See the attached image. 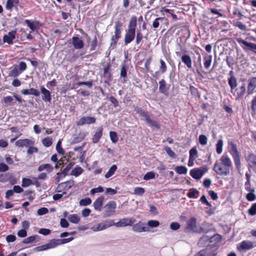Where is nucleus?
I'll list each match as a JSON object with an SVG mask.
<instances>
[{
    "label": "nucleus",
    "mask_w": 256,
    "mask_h": 256,
    "mask_svg": "<svg viewBox=\"0 0 256 256\" xmlns=\"http://www.w3.org/2000/svg\"><path fill=\"white\" fill-rule=\"evenodd\" d=\"M73 237L63 239H52L48 243L40 246H38L35 248V250L37 251H42L48 249L53 248L58 245L69 242L73 240Z\"/></svg>",
    "instance_id": "nucleus-1"
},
{
    "label": "nucleus",
    "mask_w": 256,
    "mask_h": 256,
    "mask_svg": "<svg viewBox=\"0 0 256 256\" xmlns=\"http://www.w3.org/2000/svg\"><path fill=\"white\" fill-rule=\"evenodd\" d=\"M228 150L232 156L237 168L240 169V154L236 144L232 141H228Z\"/></svg>",
    "instance_id": "nucleus-2"
},
{
    "label": "nucleus",
    "mask_w": 256,
    "mask_h": 256,
    "mask_svg": "<svg viewBox=\"0 0 256 256\" xmlns=\"http://www.w3.org/2000/svg\"><path fill=\"white\" fill-rule=\"evenodd\" d=\"M116 206V203L114 201L108 202L104 207L105 210L104 214V217L106 218L114 214H115Z\"/></svg>",
    "instance_id": "nucleus-3"
},
{
    "label": "nucleus",
    "mask_w": 256,
    "mask_h": 256,
    "mask_svg": "<svg viewBox=\"0 0 256 256\" xmlns=\"http://www.w3.org/2000/svg\"><path fill=\"white\" fill-rule=\"evenodd\" d=\"M184 231L187 232H200L196 226V218H191L188 220Z\"/></svg>",
    "instance_id": "nucleus-4"
},
{
    "label": "nucleus",
    "mask_w": 256,
    "mask_h": 256,
    "mask_svg": "<svg viewBox=\"0 0 256 256\" xmlns=\"http://www.w3.org/2000/svg\"><path fill=\"white\" fill-rule=\"evenodd\" d=\"M122 26V23L120 21L115 22V31L114 34L112 36L111 40V44H116L118 40L120 38L121 30L120 28Z\"/></svg>",
    "instance_id": "nucleus-5"
},
{
    "label": "nucleus",
    "mask_w": 256,
    "mask_h": 256,
    "mask_svg": "<svg viewBox=\"0 0 256 256\" xmlns=\"http://www.w3.org/2000/svg\"><path fill=\"white\" fill-rule=\"evenodd\" d=\"M132 230L137 232H148L149 228L146 224L142 222L134 224L132 228Z\"/></svg>",
    "instance_id": "nucleus-6"
},
{
    "label": "nucleus",
    "mask_w": 256,
    "mask_h": 256,
    "mask_svg": "<svg viewBox=\"0 0 256 256\" xmlns=\"http://www.w3.org/2000/svg\"><path fill=\"white\" fill-rule=\"evenodd\" d=\"M136 36V31L127 29L124 36V42L125 45L132 42Z\"/></svg>",
    "instance_id": "nucleus-7"
},
{
    "label": "nucleus",
    "mask_w": 256,
    "mask_h": 256,
    "mask_svg": "<svg viewBox=\"0 0 256 256\" xmlns=\"http://www.w3.org/2000/svg\"><path fill=\"white\" fill-rule=\"evenodd\" d=\"M254 247L253 242L250 240H243L238 246L239 250H249Z\"/></svg>",
    "instance_id": "nucleus-8"
},
{
    "label": "nucleus",
    "mask_w": 256,
    "mask_h": 256,
    "mask_svg": "<svg viewBox=\"0 0 256 256\" xmlns=\"http://www.w3.org/2000/svg\"><path fill=\"white\" fill-rule=\"evenodd\" d=\"M236 40L240 44H242L244 45L242 47L244 50H256V44L248 42L240 38H237Z\"/></svg>",
    "instance_id": "nucleus-9"
},
{
    "label": "nucleus",
    "mask_w": 256,
    "mask_h": 256,
    "mask_svg": "<svg viewBox=\"0 0 256 256\" xmlns=\"http://www.w3.org/2000/svg\"><path fill=\"white\" fill-rule=\"evenodd\" d=\"M134 222V220L131 218H124L120 220L115 224L116 227H124L128 226H132Z\"/></svg>",
    "instance_id": "nucleus-10"
},
{
    "label": "nucleus",
    "mask_w": 256,
    "mask_h": 256,
    "mask_svg": "<svg viewBox=\"0 0 256 256\" xmlns=\"http://www.w3.org/2000/svg\"><path fill=\"white\" fill-rule=\"evenodd\" d=\"M96 122V118L92 116H84L80 118L77 122V124L82 126L84 124H94Z\"/></svg>",
    "instance_id": "nucleus-11"
},
{
    "label": "nucleus",
    "mask_w": 256,
    "mask_h": 256,
    "mask_svg": "<svg viewBox=\"0 0 256 256\" xmlns=\"http://www.w3.org/2000/svg\"><path fill=\"white\" fill-rule=\"evenodd\" d=\"M34 141L28 138L19 140L16 142V145L20 147H29L34 146Z\"/></svg>",
    "instance_id": "nucleus-12"
},
{
    "label": "nucleus",
    "mask_w": 256,
    "mask_h": 256,
    "mask_svg": "<svg viewBox=\"0 0 256 256\" xmlns=\"http://www.w3.org/2000/svg\"><path fill=\"white\" fill-rule=\"evenodd\" d=\"M246 159L249 167L256 173V156L250 154L247 156Z\"/></svg>",
    "instance_id": "nucleus-13"
},
{
    "label": "nucleus",
    "mask_w": 256,
    "mask_h": 256,
    "mask_svg": "<svg viewBox=\"0 0 256 256\" xmlns=\"http://www.w3.org/2000/svg\"><path fill=\"white\" fill-rule=\"evenodd\" d=\"M214 171L218 174H224V157L222 156L220 159V162H217L214 166Z\"/></svg>",
    "instance_id": "nucleus-14"
},
{
    "label": "nucleus",
    "mask_w": 256,
    "mask_h": 256,
    "mask_svg": "<svg viewBox=\"0 0 256 256\" xmlns=\"http://www.w3.org/2000/svg\"><path fill=\"white\" fill-rule=\"evenodd\" d=\"M248 94L250 95L253 94L256 88V78H252L248 80Z\"/></svg>",
    "instance_id": "nucleus-15"
},
{
    "label": "nucleus",
    "mask_w": 256,
    "mask_h": 256,
    "mask_svg": "<svg viewBox=\"0 0 256 256\" xmlns=\"http://www.w3.org/2000/svg\"><path fill=\"white\" fill-rule=\"evenodd\" d=\"M16 31L15 30L8 32L7 34L4 36V42L8 44H12L13 43V40L16 38Z\"/></svg>",
    "instance_id": "nucleus-16"
},
{
    "label": "nucleus",
    "mask_w": 256,
    "mask_h": 256,
    "mask_svg": "<svg viewBox=\"0 0 256 256\" xmlns=\"http://www.w3.org/2000/svg\"><path fill=\"white\" fill-rule=\"evenodd\" d=\"M83 54L78 52L76 53L74 52V50H72L68 52L66 55V58L70 62H74L79 56H82Z\"/></svg>",
    "instance_id": "nucleus-17"
},
{
    "label": "nucleus",
    "mask_w": 256,
    "mask_h": 256,
    "mask_svg": "<svg viewBox=\"0 0 256 256\" xmlns=\"http://www.w3.org/2000/svg\"><path fill=\"white\" fill-rule=\"evenodd\" d=\"M74 185V181L70 180L64 182H62L58 186L56 191L60 192L62 188H64L66 190L70 188Z\"/></svg>",
    "instance_id": "nucleus-18"
},
{
    "label": "nucleus",
    "mask_w": 256,
    "mask_h": 256,
    "mask_svg": "<svg viewBox=\"0 0 256 256\" xmlns=\"http://www.w3.org/2000/svg\"><path fill=\"white\" fill-rule=\"evenodd\" d=\"M72 43L74 48L76 49H81L84 46L83 41L78 36L72 37Z\"/></svg>",
    "instance_id": "nucleus-19"
},
{
    "label": "nucleus",
    "mask_w": 256,
    "mask_h": 256,
    "mask_svg": "<svg viewBox=\"0 0 256 256\" xmlns=\"http://www.w3.org/2000/svg\"><path fill=\"white\" fill-rule=\"evenodd\" d=\"M41 92L43 94L42 99L46 102H50L51 100V95L50 92L46 90L43 86H40Z\"/></svg>",
    "instance_id": "nucleus-20"
},
{
    "label": "nucleus",
    "mask_w": 256,
    "mask_h": 256,
    "mask_svg": "<svg viewBox=\"0 0 256 256\" xmlns=\"http://www.w3.org/2000/svg\"><path fill=\"white\" fill-rule=\"evenodd\" d=\"M230 78H228V84L230 86L231 89L232 90L236 88L237 86V80L234 76V72L232 70L230 71Z\"/></svg>",
    "instance_id": "nucleus-21"
},
{
    "label": "nucleus",
    "mask_w": 256,
    "mask_h": 256,
    "mask_svg": "<svg viewBox=\"0 0 256 256\" xmlns=\"http://www.w3.org/2000/svg\"><path fill=\"white\" fill-rule=\"evenodd\" d=\"M204 171L201 169H193L190 172V175L195 179H200L204 174Z\"/></svg>",
    "instance_id": "nucleus-22"
},
{
    "label": "nucleus",
    "mask_w": 256,
    "mask_h": 256,
    "mask_svg": "<svg viewBox=\"0 0 256 256\" xmlns=\"http://www.w3.org/2000/svg\"><path fill=\"white\" fill-rule=\"evenodd\" d=\"M21 93L24 95L32 94L36 96H38L40 94V92L38 90L32 88L29 90L24 89L21 90Z\"/></svg>",
    "instance_id": "nucleus-23"
},
{
    "label": "nucleus",
    "mask_w": 256,
    "mask_h": 256,
    "mask_svg": "<svg viewBox=\"0 0 256 256\" xmlns=\"http://www.w3.org/2000/svg\"><path fill=\"white\" fill-rule=\"evenodd\" d=\"M104 200V196H101L94 202L93 206L95 210H101Z\"/></svg>",
    "instance_id": "nucleus-24"
},
{
    "label": "nucleus",
    "mask_w": 256,
    "mask_h": 256,
    "mask_svg": "<svg viewBox=\"0 0 256 256\" xmlns=\"http://www.w3.org/2000/svg\"><path fill=\"white\" fill-rule=\"evenodd\" d=\"M137 24V18L136 16H132L130 20L128 28V30L136 31Z\"/></svg>",
    "instance_id": "nucleus-25"
},
{
    "label": "nucleus",
    "mask_w": 256,
    "mask_h": 256,
    "mask_svg": "<svg viewBox=\"0 0 256 256\" xmlns=\"http://www.w3.org/2000/svg\"><path fill=\"white\" fill-rule=\"evenodd\" d=\"M181 60L188 68H192V61L189 56L187 54L182 55L181 57Z\"/></svg>",
    "instance_id": "nucleus-26"
},
{
    "label": "nucleus",
    "mask_w": 256,
    "mask_h": 256,
    "mask_svg": "<svg viewBox=\"0 0 256 256\" xmlns=\"http://www.w3.org/2000/svg\"><path fill=\"white\" fill-rule=\"evenodd\" d=\"M103 130V128L102 127L98 128L95 133L94 134V137L92 138V142L94 143H96L100 140L102 136V132Z\"/></svg>",
    "instance_id": "nucleus-27"
},
{
    "label": "nucleus",
    "mask_w": 256,
    "mask_h": 256,
    "mask_svg": "<svg viewBox=\"0 0 256 256\" xmlns=\"http://www.w3.org/2000/svg\"><path fill=\"white\" fill-rule=\"evenodd\" d=\"M24 22L32 32H34L36 30V26L39 24L38 21L31 22L28 20H25Z\"/></svg>",
    "instance_id": "nucleus-28"
},
{
    "label": "nucleus",
    "mask_w": 256,
    "mask_h": 256,
    "mask_svg": "<svg viewBox=\"0 0 256 256\" xmlns=\"http://www.w3.org/2000/svg\"><path fill=\"white\" fill-rule=\"evenodd\" d=\"M210 236H204L198 242V244L200 246H204L206 244L210 246Z\"/></svg>",
    "instance_id": "nucleus-29"
},
{
    "label": "nucleus",
    "mask_w": 256,
    "mask_h": 256,
    "mask_svg": "<svg viewBox=\"0 0 256 256\" xmlns=\"http://www.w3.org/2000/svg\"><path fill=\"white\" fill-rule=\"evenodd\" d=\"M236 90L237 91L236 94H237L238 98H242L245 92H246V90L245 84H243L241 86L238 87Z\"/></svg>",
    "instance_id": "nucleus-30"
},
{
    "label": "nucleus",
    "mask_w": 256,
    "mask_h": 256,
    "mask_svg": "<svg viewBox=\"0 0 256 256\" xmlns=\"http://www.w3.org/2000/svg\"><path fill=\"white\" fill-rule=\"evenodd\" d=\"M21 72L18 70V66H15L14 68L10 72L8 76L11 77L16 78L18 76Z\"/></svg>",
    "instance_id": "nucleus-31"
},
{
    "label": "nucleus",
    "mask_w": 256,
    "mask_h": 256,
    "mask_svg": "<svg viewBox=\"0 0 256 256\" xmlns=\"http://www.w3.org/2000/svg\"><path fill=\"white\" fill-rule=\"evenodd\" d=\"M44 170H46L48 172H50L52 170L53 168L51 164H48L40 165L38 168V172H41Z\"/></svg>",
    "instance_id": "nucleus-32"
},
{
    "label": "nucleus",
    "mask_w": 256,
    "mask_h": 256,
    "mask_svg": "<svg viewBox=\"0 0 256 256\" xmlns=\"http://www.w3.org/2000/svg\"><path fill=\"white\" fill-rule=\"evenodd\" d=\"M199 194V192L196 188H192L189 190L188 194V198H198Z\"/></svg>",
    "instance_id": "nucleus-33"
},
{
    "label": "nucleus",
    "mask_w": 256,
    "mask_h": 256,
    "mask_svg": "<svg viewBox=\"0 0 256 256\" xmlns=\"http://www.w3.org/2000/svg\"><path fill=\"white\" fill-rule=\"evenodd\" d=\"M70 222L74 224H78L80 220V218L76 214H70L68 218Z\"/></svg>",
    "instance_id": "nucleus-34"
},
{
    "label": "nucleus",
    "mask_w": 256,
    "mask_h": 256,
    "mask_svg": "<svg viewBox=\"0 0 256 256\" xmlns=\"http://www.w3.org/2000/svg\"><path fill=\"white\" fill-rule=\"evenodd\" d=\"M159 90L162 94H165L166 92V83L163 79L159 82Z\"/></svg>",
    "instance_id": "nucleus-35"
},
{
    "label": "nucleus",
    "mask_w": 256,
    "mask_h": 256,
    "mask_svg": "<svg viewBox=\"0 0 256 256\" xmlns=\"http://www.w3.org/2000/svg\"><path fill=\"white\" fill-rule=\"evenodd\" d=\"M83 172V170L80 166H76L74 168L71 172V175L78 176L81 174Z\"/></svg>",
    "instance_id": "nucleus-36"
},
{
    "label": "nucleus",
    "mask_w": 256,
    "mask_h": 256,
    "mask_svg": "<svg viewBox=\"0 0 256 256\" xmlns=\"http://www.w3.org/2000/svg\"><path fill=\"white\" fill-rule=\"evenodd\" d=\"M116 169L117 166L116 165L114 164L109 169L108 172L105 174V178H108L112 176L114 174Z\"/></svg>",
    "instance_id": "nucleus-37"
},
{
    "label": "nucleus",
    "mask_w": 256,
    "mask_h": 256,
    "mask_svg": "<svg viewBox=\"0 0 256 256\" xmlns=\"http://www.w3.org/2000/svg\"><path fill=\"white\" fill-rule=\"evenodd\" d=\"M176 172L180 174H186L188 172L187 168L184 166H178L175 168Z\"/></svg>",
    "instance_id": "nucleus-38"
},
{
    "label": "nucleus",
    "mask_w": 256,
    "mask_h": 256,
    "mask_svg": "<svg viewBox=\"0 0 256 256\" xmlns=\"http://www.w3.org/2000/svg\"><path fill=\"white\" fill-rule=\"evenodd\" d=\"M145 120L146 122L149 124V126L155 127L157 128H160V126L157 124L156 122L151 120L150 116H148Z\"/></svg>",
    "instance_id": "nucleus-39"
},
{
    "label": "nucleus",
    "mask_w": 256,
    "mask_h": 256,
    "mask_svg": "<svg viewBox=\"0 0 256 256\" xmlns=\"http://www.w3.org/2000/svg\"><path fill=\"white\" fill-rule=\"evenodd\" d=\"M145 120L146 122L149 124V126L155 127L157 128H160V126L157 124L156 122L151 120L150 116H148Z\"/></svg>",
    "instance_id": "nucleus-40"
},
{
    "label": "nucleus",
    "mask_w": 256,
    "mask_h": 256,
    "mask_svg": "<svg viewBox=\"0 0 256 256\" xmlns=\"http://www.w3.org/2000/svg\"><path fill=\"white\" fill-rule=\"evenodd\" d=\"M197 157V150L196 147H194L190 150V160H195Z\"/></svg>",
    "instance_id": "nucleus-41"
},
{
    "label": "nucleus",
    "mask_w": 256,
    "mask_h": 256,
    "mask_svg": "<svg viewBox=\"0 0 256 256\" xmlns=\"http://www.w3.org/2000/svg\"><path fill=\"white\" fill-rule=\"evenodd\" d=\"M222 239V236L218 234H216L212 236H210V242L212 243L214 242V244H216L218 242H219Z\"/></svg>",
    "instance_id": "nucleus-42"
},
{
    "label": "nucleus",
    "mask_w": 256,
    "mask_h": 256,
    "mask_svg": "<svg viewBox=\"0 0 256 256\" xmlns=\"http://www.w3.org/2000/svg\"><path fill=\"white\" fill-rule=\"evenodd\" d=\"M204 66L206 69H208L211 65L212 56H208L204 58Z\"/></svg>",
    "instance_id": "nucleus-43"
},
{
    "label": "nucleus",
    "mask_w": 256,
    "mask_h": 256,
    "mask_svg": "<svg viewBox=\"0 0 256 256\" xmlns=\"http://www.w3.org/2000/svg\"><path fill=\"white\" fill-rule=\"evenodd\" d=\"M127 70L124 65L122 66L120 69V75L122 78H124L122 82H124L126 81V78L127 76Z\"/></svg>",
    "instance_id": "nucleus-44"
},
{
    "label": "nucleus",
    "mask_w": 256,
    "mask_h": 256,
    "mask_svg": "<svg viewBox=\"0 0 256 256\" xmlns=\"http://www.w3.org/2000/svg\"><path fill=\"white\" fill-rule=\"evenodd\" d=\"M42 143L44 146L49 147L52 143V139L50 137H47L42 140Z\"/></svg>",
    "instance_id": "nucleus-45"
},
{
    "label": "nucleus",
    "mask_w": 256,
    "mask_h": 256,
    "mask_svg": "<svg viewBox=\"0 0 256 256\" xmlns=\"http://www.w3.org/2000/svg\"><path fill=\"white\" fill-rule=\"evenodd\" d=\"M92 203V200L89 198L82 199L80 201V205L82 206H86Z\"/></svg>",
    "instance_id": "nucleus-46"
},
{
    "label": "nucleus",
    "mask_w": 256,
    "mask_h": 256,
    "mask_svg": "<svg viewBox=\"0 0 256 256\" xmlns=\"http://www.w3.org/2000/svg\"><path fill=\"white\" fill-rule=\"evenodd\" d=\"M166 154L171 158H174L176 156L175 153L171 150V148L168 146H166L164 148Z\"/></svg>",
    "instance_id": "nucleus-47"
},
{
    "label": "nucleus",
    "mask_w": 256,
    "mask_h": 256,
    "mask_svg": "<svg viewBox=\"0 0 256 256\" xmlns=\"http://www.w3.org/2000/svg\"><path fill=\"white\" fill-rule=\"evenodd\" d=\"M110 136L112 142L116 143L118 140L117 134L114 132H110Z\"/></svg>",
    "instance_id": "nucleus-48"
},
{
    "label": "nucleus",
    "mask_w": 256,
    "mask_h": 256,
    "mask_svg": "<svg viewBox=\"0 0 256 256\" xmlns=\"http://www.w3.org/2000/svg\"><path fill=\"white\" fill-rule=\"evenodd\" d=\"M56 149L58 152L62 154H64V150L61 146V140H59L56 145Z\"/></svg>",
    "instance_id": "nucleus-49"
},
{
    "label": "nucleus",
    "mask_w": 256,
    "mask_h": 256,
    "mask_svg": "<svg viewBox=\"0 0 256 256\" xmlns=\"http://www.w3.org/2000/svg\"><path fill=\"white\" fill-rule=\"evenodd\" d=\"M155 177V173L153 172H147L144 176V180H148L150 179L154 178Z\"/></svg>",
    "instance_id": "nucleus-50"
},
{
    "label": "nucleus",
    "mask_w": 256,
    "mask_h": 256,
    "mask_svg": "<svg viewBox=\"0 0 256 256\" xmlns=\"http://www.w3.org/2000/svg\"><path fill=\"white\" fill-rule=\"evenodd\" d=\"M223 142L222 140H218L216 144V152L218 154H220L222 150Z\"/></svg>",
    "instance_id": "nucleus-51"
},
{
    "label": "nucleus",
    "mask_w": 256,
    "mask_h": 256,
    "mask_svg": "<svg viewBox=\"0 0 256 256\" xmlns=\"http://www.w3.org/2000/svg\"><path fill=\"white\" fill-rule=\"evenodd\" d=\"M208 138L205 135L201 134L199 136V142L202 145H206L207 144Z\"/></svg>",
    "instance_id": "nucleus-52"
},
{
    "label": "nucleus",
    "mask_w": 256,
    "mask_h": 256,
    "mask_svg": "<svg viewBox=\"0 0 256 256\" xmlns=\"http://www.w3.org/2000/svg\"><path fill=\"white\" fill-rule=\"evenodd\" d=\"M136 112L140 116L145 118V120L146 118L149 116L148 113L145 112L141 108H138L136 110Z\"/></svg>",
    "instance_id": "nucleus-53"
},
{
    "label": "nucleus",
    "mask_w": 256,
    "mask_h": 256,
    "mask_svg": "<svg viewBox=\"0 0 256 256\" xmlns=\"http://www.w3.org/2000/svg\"><path fill=\"white\" fill-rule=\"evenodd\" d=\"M32 184V181L30 179L23 178L22 180V186L28 187Z\"/></svg>",
    "instance_id": "nucleus-54"
},
{
    "label": "nucleus",
    "mask_w": 256,
    "mask_h": 256,
    "mask_svg": "<svg viewBox=\"0 0 256 256\" xmlns=\"http://www.w3.org/2000/svg\"><path fill=\"white\" fill-rule=\"evenodd\" d=\"M248 213L251 216L256 214V202L248 210Z\"/></svg>",
    "instance_id": "nucleus-55"
},
{
    "label": "nucleus",
    "mask_w": 256,
    "mask_h": 256,
    "mask_svg": "<svg viewBox=\"0 0 256 256\" xmlns=\"http://www.w3.org/2000/svg\"><path fill=\"white\" fill-rule=\"evenodd\" d=\"M145 190L144 188H136L134 190V194L139 196L142 195Z\"/></svg>",
    "instance_id": "nucleus-56"
},
{
    "label": "nucleus",
    "mask_w": 256,
    "mask_h": 256,
    "mask_svg": "<svg viewBox=\"0 0 256 256\" xmlns=\"http://www.w3.org/2000/svg\"><path fill=\"white\" fill-rule=\"evenodd\" d=\"M148 225L150 227H157L160 225V222L158 220H150L148 222Z\"/></svg>",
    "instance_id": "nucleus-57"
},
{
    "label": "nucleus",
    "mask_w": 256,
    "mask_h": 256,
    "mask_svg": "<svg viewBox=\"0 0 256 256\" xmlns=\"http://www.w3.org/2000/svg\"><path fill=\"white\" fill-rule=\"evenodd\" d=\"M18 68V70H20V72L22 73L23 71L25 70L27 68L26 63L24 62H20L19 64V66Z\"/></svg>",
    "instance_id": "nucleus-58"
},
{
    "label": "nucleus",
    "mask_w": 256,
    "mask_h": 256,
    "mask_svg": "<svg viewBox=\"0 0 256 256\" xmlns=\"http://www.w3.org/2000/svg\"><path fill=\"white\" fill-rule=\"evenodd\" d=\"M103 191H104L103 188L101 186H100L98 188H92L90 190V194H94L96 193L102 192Z\"/></svg>",
    "instance_id": "nucleus-59"
},
{
    "label": "nucleus",
    "mask_w": 256,
    "mask_h": 256,
    "mask_svg": "<svg viewBox=\"0 0 256 256\" xmlns=\"http://www.w3.org/2000/svg\"><path fill=\"white\" fill-rule=\"evenodd\" d=\"M143 38L142 34L140 32H137L136 34V44H140V42H141Z\"/></svg>",
    "instance_id": "nucleus-60"
},
{
    "label": "nucleus",
    "mask_w": 256,
    "mask_h": 256,
    "mask_svg": "<svg viewBox=\"0 0 256 256\" xmlns=\"http://www.w3.org/2000/svg\"><path fill=\"white\" fill-rule=\"evenodd\" d=\"M160 69L162 73H164L166 70V66L164 62L160 59Z\"/></svg>",
    "instance_id": "nucleus-61"
},
{
    "label": "nucleus",
    "mask_w": 256,
    "mask_h": 256,
    "mask_svg": "<svg viewBox=\"0 0 256 256\" xmlns=\"http://www.w3.org/2000/svg\"><path fill=\"white\" fill-rule=\"evenodd\" d=\"M163 20V18H156L152 22V26L156 28L159 26L160 25V21H162Z\"/></svg>",
    "instance_id": "nucleus-62"
},
{
    "label": "nucleus",
    "mask_w": 256,
    "mask_h": 256,
    "mask_svg": "<svg viewBox=\"0 0 256 256\" xmlns=\"http://www.w3.org/2000/svg\"><path fill=\"white\" fill-rule=\"evenodd\" d=\"M180 228V224L176 222H172L170 224V228L174 230H178Z\"/></svg>",
    "instance_id": "nucleus-63"
},
{
    "label": "nucleus",
    "mask_w": 256,
    "mask_h": 256,
    "mask_svg": "<svg viewBox=\"0 0 256 256\" xmlns=\"http://www.w3.org/2000/svg\"><path fill=\"white\" fill-rule=\"evenodd\" d=\"M195 256H209V252L208 248L200 250Z\"/></svg>",
    "instance_id": "nucleus-64"
}]
</instances>
